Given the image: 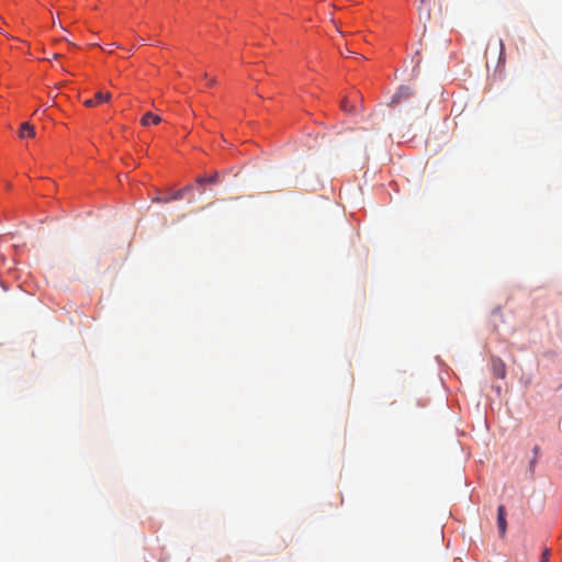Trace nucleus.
Masks as SVG:
<instances>
[{"label": "nucleus", "instance_id": "obj_1", "mask_svg": "<svg viewBox=\"0 0 562 562\" xmlns=\"http://www.w3.org/2000/svg\"><path fill=\"white\" fill-rule=\"evenodd\" d=\"M390 108L405 106L406 112L414 110L419 104L416 103L415 92L411 87L401 86L395 94L392 97Z\"/></svg>", "mask_w": 562, "mask_h": 562}, {"label": "nucleus", "instance_id": "obj_2", "mask_svg": "<svg viewBox=\"0 0 562 562\" xmlns=\"http://www.w3.org/2000/svg\"><path fill=\"white\" fill-rule=\"evenodd\" d=\"M112 95L110 92H102V91H99L95 93L94 98L93 99H88L85 101V105L88 106V108H92L97 104H100V103H103V102H109L111 100Z\"/></svg>", "mask_w": 562, "mask_h": 562}, {"label": "nucleus", "instance_id": "obj_3", "mask_svg": "<svg viewBox=\"0 0 562 562\" xmlns=\"http://www.w3.org/2000/svg\"><path fill=\"white\" fill-rule=\"evenodd\" d=\"M492 371L493 374L499 379H504L506 375V368L501 359H492Z\"/></svg>", "mask_w": 562, "mask_h": 562}, {"label": "nucleus", "instance_id": "obj_4", "mask_svg": "<svg viewBox=\"0 0 562 562\" xmlns=\"http://www.w3.org/2000/svg\"><path fill=\"white\" fill-rule=\"evenodd\" d=\"M506 510L504 505H499L497 508V526L501 535H505L507 522H506Z\"/></svg>", "mask_w": 562, "mask_h": 562}, {"label": "nucleus", "instance_id": "obj_5", "mask_svg": "<svg viewBox=\"0 0 562 562\" xmlns=\"http://www.w3.org/2000/svg\"><path fill=\"white\" fill-rule=\"evenodd\" d=\"M19 137L22 139L35 137L34 127L27 122L22 123L19 130Z\"/></svg>", "mask_w": 562, "mask_h": 562}, {"label": "nucleus", "instance_id": "obj_6", "mask_svg": "<svg viewBox=\"0 0 562 562\" xmlns=\"http://www.w3.org/2000/svg\"><path fill=\"white\" fill-rule=\"evenodd\" d=\"M192 190V186H187L180 190L175 191L171 195L166 196L164 200L165 203L171 202V201H178L182 200L184 195Z\"/></svg>", "mask_w": 562, "mask_h": 562}, {"label": "nucleus", "instance_id": "obj_7", "mask_svg": "<svg viewBox=\"0 0 562 562\" xmlns=\"http://www.w3.org/2000/svg\"><path fill=\"white\" fill-rule=\"evenodd\" d=\"M161 122V117L159 115H156L151 112H147L143 115L140 119V124L143 126H149L150 124L157 125Z\"/></svg>", "mask_w": 562, "mask_h": 562}, {"label": "nucleus", "instance_id": "obj_8", "mask_svg": "<svg viewBox=\"0 0 562 562\" xmlns=\"http://www.w3.org/2000/svg\"><path fill=\"white\" fill-rule=\"evenodd\" d=\"M218 179H220V173L218 172H214L212 173L211 176L206 177V176H199L196 178V183L198 184H204V183H216L218 182Z\"/></svg>", "mask_w": 562, "mask_h": 562}, {"label": "nucleus", "instance_id": "obj_9", "mask_svg": "<svg viewBox=\"0 0 562 562\" xmlns=\"http://www.w3.org/2000/svg\"><path fill=\"white\" fill-rule=\"evenodd\" d=\"M532 451H533V459L530 461V465H529L531 472H533L535 464L537 462V458H538V456L540 453V447L539 446H535Z\"/></svg>", "mask_w": 562, "mask_h": 562}, {"label": "nucleus", "instance_id": "obj_10", "mask_svg": "<svg viewBox=\"0 0 562 562\" xmlns=\"http://www.w3.org/2000/svg\"><path fill=\"white\" fill-rule=\"evenodd\" d=\"M341 109L346 112H351L352 108L349 105V102L347 100H342L341 102Z\"/></svg>", "mask_w": 562, "mask_h": 562}, {"label": "nucleus", "instance_id": "obj_11", "mask_svg": "<svg viewBox=\"0 0 562 562\" xmlns=\"http://www.w3.org/2000/svg\"><path fill=\"white\" fill-rule=\"evenodd\" d=\"M550 551L546 549L541 555L540 562H549Z\"/></svg>", "mask_w": 562, "mask_h": 562}, {"label": "nucleus", "instance_id": "obj_12", "mask_svg": "<svg viewBox=\"0 0 562 562\" xmlns=\"http://www.w3.org/2000/svg\"><path fill=\"white\" fill-rule=\"evenodd\" d=\"M216 83V78H210L209 81H207V86H213Z\"/></svg>", "mask_w": 562, "mask_h": 562}, {"label": "nucleus", "instance_id": "obj_13", "mask_svg": "<svg viewBox=\"0 0 562 562\" xmlns=\"http://www.w3.org/2000/svg\"><path fill=\"white\" fill-rule=\"evenodd\" d=\"M165 199H166V198H156L154 201H155V202H159V203H165V202H164V200H165Z\"/></svg>", "mask_w": 562, "mask_h": 562}, {"label": "nucleus", "instance_id": "obj_14", "mask_svg": "<svg viewBox=\"0 0 562 562\" xmlns=\"http://www.w3.org/2000/svg\"><path fill=\"white\" fill-rule=\"evenodd\" d=\"M345 54H352V52L347 48L345 52H341V55H345Z\"/></svg>", "mask_w": 562, "mask_h": 562}, {"label": "nucleus", "instance_id": "obj_15", "mask_svg": "<svg viewBox=\"0 0 562 562\" xmlns=\"http://www.w3.org/2000/svg\"><path fill=\"white\" fill-rule=\"evenodd\" d=\"M345 54H352V52L347 48L345 52H341V55H345Z\"/></svg>", "mask_w": 562, "mask_h": 562}, {"label": "nucleus", "instance_id": "obj_16", "mask_svg": "<svg viewBox=\"0 0 562 562\" xmlns=\"http://www.w3.org/2000/svg\"><path fill=\"white\" fill-rule=\"evenodd\" d=\"M59 57H60V55H59V54H54L53 59H57V58H59Z\"/></svg>", "mask_w": 562, "mask_h": 562}, {"label": "nucleus", "instance_id": "obj_17", "mask_svg": "<svg viewBox=\"0 0 562 562\" xmlns=\"http://www.w3.org/2000/svg\"><path fill=\"white\" fill-rule=\"evenodd\" d=\"M203 77H204L205 79H209V76H207V74H206V72L203 75Z\"/></svg>", "mask_w": 562, "mask_h": 562}, {"label": "nucleus", "instance_id": "obj_18", "mask_svg": "<svg viewBox=\"0 0 562 562\" xmlns=\"http://www.w3.org/2000/svg\"><path fill=\"white\" fill-rule=\"evenodd\" d=\"M425 0H422V2H424Z\"/></svg>", "mask_w": 562, "mask_h": 562}]
</instances>
